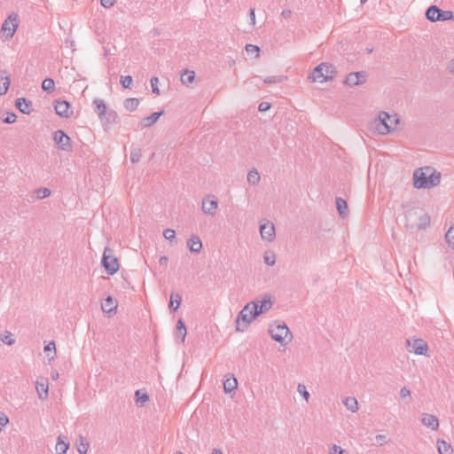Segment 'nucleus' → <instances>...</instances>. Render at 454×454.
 Listing matches in <instances>:
<instances>
[{
	"label": "nucleus",
	"instance_id": "f257e3e1",
	"mask_svg": "<svg viewBox=\"0 0 454 454\" xmlns=\"http://www.w3.org/2000/svg\"><path fill=\"white\" fill-rule=\"evenodd\" d=\"M430 224V217L419 207H411L404 213V226L411 231L426 229Z\"/></svg>",
	"mask_w": 454,
	"mask_h": 454
},
{
	"label": "nucleus",
	"instance_id": "f03ea898",
	"mask_svg": "<svg viewBox=\"0 0 454 454\" xmlns=\"http://www.w3.org/2000/svg\"><path fill=\"white\" fill-rule=\"evenodd\" d=\"M399 123L396 114H389L387 112H380L378 117L373 121V128L379 134L385 135L395 129Z\"/></svg>",
	"mask_w": 454,
	"mask_h": 454
},
{
	"label": "nucleus",
	"instance_id": "7ed1b4c3",
	"mask_svg": "<svg viewBox=\"0 0 454 454\" xmlns=\"http://www.w3.org/2000/svg\"><path fill=\"white\" fill-rule=\"evenodd\" d=\"M336 73L335 67L327 63H321L316 67L310 74L313 82H326L332 80Z\"/></svg>",
	"mask_w": 454,
	"mask_h": 454
},
{
	"label": "nucleus",
	"instance_id": "20e7f679",
	"mask_svg": "<svg viewBox=\"0 0 454 454\" xmlns=\"http://www.w3.org/2000/svg\"><path fill=\"white\" fill-rule=\"evenodd\" d=\"M252 301L248 302L239 311L236 318V330L244 331V329L254 320L257 316H254V309Z\"/></svg>",
	"mask_w": 454,
	"mask_h": 454
},
{
	"label": "nucleus",
	"instance_id": "39448f33",
	"mask_svg": "<svg viewBox=\"0 0 454 454\" xmlns=\"http://www.w3.org/2000/svg\"><path fill=\"white\" fill-rule=\"evenodd\" d=\"M101 263L109 275H114L119 270V261L114 255L113 250L106 247L103 253Z\"/></svg>",
	"mask_w": 454,
	"mask_h": 454
},
{
	"label": "nucleus",
	"instance_id": "423d86ee",
	"mask_svg": "<svg viewBox=\"0 0 454 454\" xmlns=\"http://www.w3.org/2000/svg\"><path fill=\"white\" fill-rule=\"evenodd\" d=\"M269 333L275 341L282 343L290 333V331L287 325L283 323L276 325H270L269 328Z\"/></svg>",
	"mask_w": 454,
	"mask_h": 454
},
{
	"label": "nucleus",
	"instance_id": "0eeeda50",
	"mask_svg": "<svg viewBox=\"0 0 454 454\" xmlns=\"http://www.w3.org/2000/svg\"><path fill=\"white\" fill-rule=\"evenodd\" d=\"M53 140L60 150L72 151L70 137L62 129H58L53 133Z\"/></svg>",
	"mask_w": 454,
	"mask_h": 454
},
{
	"label": "nucleus",
	"instance_id": "6e6552de",
	"mask_svg": "<svg viewBox=\"0 0 454 454\" xmlns=\"http://www.w3.org/2000/svg\"><path fill=\"white\" fill-rule=\"evenodd\" d=\"M254 316H259L262 313L267 312L272 307V301L269 294H265L263 299L257 301H252Z\"/></svg>",
	"mask_w": 454,
	"mask_h": 454
},
{
	"label": "nucleus",
	"instance_id": "1a4fd4ad",
	"mask_svg": "<svg viewBox=\"0 0 454 454\" xmlns=\"http://www.w3.org/2000/svg\"><path fill=\"white\" fill-rule=\"evenodd\" d=\"M218 207V201L214 195H207L202 200L201 209L204 214L214 216Z\"/></svg>",
	"mask_w": 454,
	"mask_h": 454
},
{
	"label": "nucleus",
	"instance_id": "9d476101",
	"mask_svg": "<svg viewBox=\"0 0 454 454\" xmlns=\"http://www.w3.org/2000/svg\"><path fill=\"white\" fill-rule=\"evenodd\" d=\"M407 345L411 347V352H414L416 355H426L428 347L425 340L422 339H415L412 343L410 340H407Z\"/></svg>",
	"mask_w": 454,
	"mask_h": 454
},
{
	"label": "nucleus",
	"instance_id": "9b49d317",
	"mask_svg": "<svg viewBox=\"0 0 454 454\" xmlns=\"http://www.w3.org/2000/svg\"><path fill=\"white\" fill-rule=\"evenodd\" d=\"M99 120L103 123L104 129H106L109 126L119 122V116L114 109H109Z\"/></svg>",
	"mask_w": 454,
	"mask_h": 454
},
{
	"label": "nucleus",
	"instance_id": "f8f14e48",
	"mask_svg": "<svg viewBox=\"0 0 454 454\" xmlns=\"http://www.w3.org/2000/svg\"><path fill=\"white\" fill-rule=\"evenodd\" d=\"M427 173L422 168L416 169L413 174L414 186L418 189L427 188Z\"/></svg>",
	"mask_w": 454,
	"mask_h": 454
},
{
	"label": "nucleus",
	"instance_id": "ddd939ff",
	"mask_svg": "<svg viewBox=\"0 0 454 454\" xmlns=\"http://www.w3.org/2000/svg\"><path fill=\"white\" fill-rule=\"evenodd\" d=\"M260 233L262 239L271 241L275 237V227L273 223H264L260 226Z\"/></svg>",
	"mask_w": 454,
	"mask_h": 454
},
{
	"label": "nucleus",
	"instance_id": "4468645a",
	"mask_svg": "<svg viewBox=\"0 0 454 454\" xmlns=\"http://www.w3.org/2000/svg\"><path fill=\"white\" fill-rule=\"evenodd\" d=\"M163 114L164 111L161 110L160 112L153 113L150 116L143 118L139 122L140 128L144 129L152 127Z\"/></svg>",
	"mask_w": 454,
	"mask_h": 454
},
{
	"label": "nucleus",
	"instance_id": "2eb2a0df",
	"mask_svg": "<svg viewBox=\"0 0 454 454\" xmlns=\"http://www.w3.org/2000/svg\"><path fill=\"white\" fill-rule=\"evenodd\" d=\"M15 106L24 114H30L33 111L32 102L25 98H17Z\"/></svg>",
	"mask_w": 454,
	"mask_h": 454
},
{
	"label": "nucleus",
	"instance_id": "dca6fc26",
	"mask_svg": "<svg viewBox=\"0 0 454 454\" xmlns=\"http://www.w3.org/2000/svg\"><path fill=\"white\" fill-rule=\"evenodd\" d=\"M55 112L58 115L61 117L67 118L69 116V108L70 105L66 100H56L55 101Z\"/></svg>",
	"mask_w": 454,
	"mask_h": 454
},
{
	"label": "nucleus",
	"instance_id": "f3484780",
	"mask_svg": "<svg viewBox=\"0 0 454 454\" xmlns=\"http://www.w3.org/2000/svg\"><path fill=\"white\" fill-rule=\"evenodd\" d=\"M426 170L427 172H430L427 175V188L438 185L441 182V173L430 168H427Z\"/></svg>",
	"mask_w": 454,
	"mask_h": 454
},
{
	"label": "nucleus",
	"instance_id": "a211bd4d",
	"mask_svg": "<svg viewBox=\"0 0 454 454\" xmlns=\"http://www.w3.org/2000/svg\"><path fill=\"white\" fill-rule=\"evenodd\" d=\"M421 423L427 427L431 428L432 430H436L439 427L438 419L434 415L423 413Z\"/></svg>",
	"mask_w": 454,
	"mask_h": 454
},
{
	"label": "nucleus",
	"instance_id": "6ab92c4d",
	"mask_svg": "<svg viewBox=\"0 0 454 454\" xmlns=\"http://www.w3.org/2000/svg\"><path fill=\"white\" fill-rule=\"evenodd\" d=\"M1 73L4 75L0 76V96H4L10 88L11 78L6 70H2Z\"/></svg>",
	"mask_w": 454,
	"mask_h": 454
},
{
	"label": "nucleus",
	"instance_id": "aec40b11",
	"mask_svg": "<svg viewBox=\"0 0 454 454\" xmlns=\"http://www.w3.org/2000/svg\"><path fill=\"white\" fill-rule=\"evenodd\" d=\"M35 388L41 400H45L48 397L49 388L47 379H43L41 381H36Z\"/></svg>",
	"mask_w": 454,
	"mask_h": 454
},
{
	"label": "nucleus",
	"instance_id": "412c9836",
	"mask_svg": "<svg viewBox=\"0 0 454 454\" xmlns=\"http://www.w3.org/2000/svg\"><path fill=\"white\" fill-rule=\"evenodd\" d=\"M187 246L189 250L192 253H200L202 249V242L200 239L196 235H192L187 240Z\"/></svg>",
	"mask_w": 454,
	"mask_h": 454
},
{
	"label": "nucleus",
	"instance_id": "4be33fe9",
	"mask_svg": "<svg viewBox=\"0 0 454 454\" xmlns=\"http://www.w3.org/2000/svg\"><path fill=\"white\" fill-rule=\"evenodd\" d=\"M92 105L94 106V112L98 114L99 119L109 110L105 101L101 98H95Z\"/></svg>",
	"mask_w": 454,
	"mask_h": 454
},
{
	"label": "nucleus",
	"instance_id": "5701e85b",
	"mask_svg": "<svg viewBox=\"0 0 454 454\" xmlns=\"http://www.w3.org/2000/svg\"><path fill=\"white\" fill-rule=\"evenodd\" d=\"M69 449V442L67 441L66 437L59 436L58 441L55 446V450L57 454H66L67 450Z\"/></svg>",
	"mask_w": 454,
	"mask_h": 454
},
{
	"label": "nucleus",
	"instance_id": "b1692460",
	"mask_svg": "<svg viewBox=\"0 0 454 454\" xmlns=\"http://www.w3.org/2000/svg\"><path fill=\"white\" fill-rule=\"evenodd\" d=\"M116 308L117 304L111 296L106 297L101 304V309L105 313H111L115 310Z\"/></svg>",
	"mask_w": 454,
	"mask_h": 454
},
{
	"label": "nucleus",
	"instance_id": "393cba45",
	"mask_svg": "<svg viewBox=\"0 0 454 454\" xmlns=\"http://www.w3.org/2000/svg\"><path fill=\"white\" fill-rule=\"evenodd\" d=\"M238 387V381L234 376L227 378L223 381V389L225 393H231Z\"/></svg>",
	"mask_w": 454,
	"mask_h": 454
},
{
	"label": "nucleus",
	"instance_id": "a878e982",
	"mask_svg": "<svg viewBox=\"0 0 454 454\" xmlns=\"http://www.w3.org/2000/svg\"><path fill=\"white\" fill-rule=\"evenodd\" d=\"M182 301V297L179 294H172L168 307L171 310L176 311Z\"/></svg>",
	"mask_w": 454,
	"mask_h": 454
},
{
	"label": "nucleus",
	"instance_id": "bb28decb",
	"mask_svg": "<svg viewBox=\"0 0 454 454\" xmlns=\"http://www.w3.org/2000/svg\"><path fill=\"white\" fill-rule=\"evenodd\" d=\"M437 447L439 454H452L453 450L450 444L443 440H439L437 442Z\"/></svg>",
	"mask_w": 454,
	"mask_h": 454
},
{
	"label": "nucleus",
	"instance_id": "cd10ccee",
	"mask_svg": "<svg viewBox=\"0 0 454 454\" xmlns=\"http://www.w3.org/2000/svg\"><path fill=\"white\" fill-rule=\"evenodd\" d=\"M454 19V13L451 11H443L439 8V12L436 16V21H446Z\"/></svg>",
	"mask_w": 454,
	"mask_h": 454
},
{
	"label": "nucleus",
	"instance_id": "c85d7f7f",
	"mask_svg": "<svg viewBox=\"0 0 454 454\" xmlns=\"http://www.w3.org/2000/svg\"><path fill=\"white\" fill-rule=\"evenodd\" d=\"M343 403L346 408L352 412L356 411L358 409V403L355 397L348 396Z\"/></svg>",
	"mask_w": 454,
	"mask_h": 454
},
{
	"label": "nucleus",
	"instance_id": "c756f323",
	"mask_svg": "<svg viewBox=\"0 0 454 454\" xmlns=\"http://www.w3.org/2000/svg\"><path fill=\"white\" fill-rule=\"evenodd\" d=\"M139 105V101L136 98H129L125 99L124 107L127 111L133 112L135 111Z\"/></svg>",
	"mask_w": 454,
	"mask_h": 454
},
{
	"label": "nucleus",
	"instance_id": "7c9ffc66",
	"mask_svg": "<svg viewBox=\"0 0 454 454\" xmlns=\"http://www.w3.org/2000/svg\"><path fill=\"white\" fill-rule=\"evenodd\" d=\"M439 12V7L436 5H431L427 8L426 12V17L428 20L432 22H436V16Z\"/></svg>",
	"mask_w": 454,
	"mask_h": 454
},
{
	"label": "nucleus",
	"instance_id": "2f4dec72",
	"mask_svg": "<svg viewBox=\"0 0 454 454\" xmlns=\"http://www.w3.org/2000/svg\"><path fill=\"white\" fill-rule=\"evenodd\" d=\"M195 73L193 71L185 70L181 75L183 84L189 85L194 81Z\"/></svg>",
	"mask_w": 454,
	"mask_h": 454
},
{
	"label": "nucleus",
	"instance_id": "473e14b6",
	"mask_svg": "<svg viewBox=\"0 0 454 454\" xmlns=\"http://www.w3.org/2000/svg\"><path fill=\"white\" fill-rule=\"evenodd\" d=\"M260 175L258 171L254 168L249 170L247 174V182L251 184L252 185H255L260 182Z\"/></svg>",
	"mask_w": 454,
	"mask_h": 454
},
{
	"label": "nucleus",
	"instance_id": "72a5a7b5",
	"mask_svg": "<svg viewBox=\"0 0 454 454\" xmlns=\"http://www.w3.org/2000/svg\"><path fill=\"white\" fill-rule=\"evenodd\" d=\"M336 207L339 212V214L342 216L346 215V211L348 209V204L345 200L342 198H337L336 199Z\"/></svg>",
	"mask_w": 454,
	"mask_h": 454
},
{
	"label": "nucleus",
	"instance_id": "f704fd0d",
	"mask_svg": "<svg viewBox=\"0 0 454 454\" xmlns=\"http://www.w3.org/2000/svg\"><path fill=\"white\" fill-rule=\"evenodd\" d=\"M18 24L12 23V27L9 26V23L7 20H5L2 26V30L6 33V35L8 37H12L16 29H17Z\"/></svg>",
	"mask_w": 454,
	"mask_h": 454
},
{
	"label": "nucleus",
	"instance_id": "c9c22d12",
	"mask_svg": "<svg viewBox=\"0 0 454 454\" xmlns=\"http://www.w3.org/2000/svg\"><path fill=\"white\" fill-rule=\"evenodd\" d=\"M344 83L349 87L357 86L358 85L357 73L355 72V73L348 74L344 80Z\"/></svg>",
	"mask_w": 454,
	"mask_h": 454
},
{
	"label": "nucleus",
	"instance_id": "e433bc0d",
	"mask_svg": "<svg viewBox=\"0 0 454 454\" xmlns=\"http://www.w3.org/2000/svg\"><path fill=\"white\" fill-rule=\"evenodd\" d=\"M47 356H50L51 359H53L56 355V348L54 341H51L48 343L43 348Z\"/></svg>",
	"mask_w": 454,
	"mask_h": 454
},
{
	"label": "nucleus",
	"instance_id": "4c0bfd02",
	"mask_svg": "<svg viewBox=\"0 0 454 454\" xmlns=\"http://www.w3.org/2000/svg\"><path fill=\"white\" fill-rule=\"evenodd\" d=\"M55 82L51 78H45L42 82V88L47 92H51L54 90Z\"/></svg>",
	"mask_w": 454,
	"mask_h": 454
},
{
	"label": "nucleus",
	"instance_id": "58836bf2",
	"mask_svg": "<svg viewBox=\"0 0 454 454\" xmlns=\"http://www.w3.org/2000/svg\"><path fill=\"white\" fill-rule=\"evenodd\" d=\"M264 262L269 266H273L276 262V255L272 252H266L263 255Z\"/></svg>",
	"mask_w": 454,
	"mask_h": 454
},
{
	"label": "nucleus",
	"instance_id": "ea45409f",
	"mask_svg": "<svg viewBox=\"0 0 454 454\" xmlns=\"http://www.w3.org/2000/svg\"><path fill=\"white\" fill-rule=\"evenodd\" d=\"M135 395L137 403H144L149 400V395L146 393H142L141 390H137Z\"/></svg>",
	"mask_w": 454,
	"mask_h": 454
},
{
	"label": "nucleus",
	"instance_id": "a19ab883",
	"mask_svg": "<svg viewBox=\"0 0 454 454\" xmlns=\"http://www.w3.org/2000/svg\"><path fill=\"white\" fill-rule=\"evenodd\" d=\"M445 239L450 246L454 247V227H450L445 234Z\"/></svg>",
	"mask_w": 454,
	"mask_h": 454
},
{
	"label": "nucleus",
	"instance_id": "79ce46f5",
	"mask_svg": "<svg viewBox=\"0 0 454 454\" xmlns=\"http://www.w3.org/2000/svg\"><path fill=\"white\" fill-rule=\"evenodd\" d=\"M297 391L307 402L309 401L310 395L304 385L299 384L297 387Z\"/></svg>",
	"mask_w": 454,
	"mask_h": 454
},
{
	"label": "nucleus",
	"instance_id": "37998d69",
	"mask_svg": "<svg viewBox=\"0 0 454 454\" xmlns=\"http://www.w3.org/2000/svg\"><path fill=\"white\" fill-rule=\"evenodd\" d=\"M164 238L168 241H174L176 239V231L172 229H166L163 231Z\"/></svg>",
	"mask_w": 454,
	"mask_h": 454
},
{
	"label": "nucleus",
	"instance_id": "c03bdc74",
	"mask_svg": "<svg viewBox=\"0 0 454 454\" xmlns=\"http://www.w3.org/2000/svg\"><path fill=\"white\" fill-rule=\"evenodd\" d=\"M132 81H133V79L130 75L121 76V86L125 89L130 88V85L132 84Z\"/></svg>",
	"mask_w": 454,
	"mask_h": 454
},
{
	"label": "nucleus",
	"instance_id": "a18cd8bd",
	"mask_svg": "<svg viewBox=\"0 0 454 454\" xmlns=\"http://www.w3.org/2000/svg\"><path fill=\"white\" fill-rule=\"evenodd\" d=\"M141 151L140 149H134L130 153V160L133 163H137L140 160L141 158Z\"/></svg>",
	"mask_w": 454,
	"mask_h": 454
},
{
	"label": "nucleus",
	"instance_id": "49530a36",
	"mask_svg": "<svg viewBox=\"0 0 454 454\" xmlns=\"http://www.w3.org/2000/svg\"><path fill=\"white\" fill-rule=\"evenodd\" d=\"M150 82H151L152 91L156 95H160V90L158 87V84H159L158 77H155V76L152 77L150 80Z\"/></svg>",
	"mask_w": 454,
	"mask_h": 454
},
{
	"label": "nucleus",
	"instance_id": "de8ad7c7",
	"mask_svg": "<svg viewBox=\"0 0 454 454\" xmlns=\"http://www.w3.org/2000/svg\"><path fill=\"white\" fill-rule=\"evenodd\" d=\"M51 190L48 188H41L36 191V196L38 199H44L51 195Z\"/></svg>",
	"mask_w": 454,
	"mask_h": 454
},
{
	"label": "nucleus",
	"instance_id": "09e8293b",
	"mask_svg": "<svg viewBox=\"0 0 454 454\" xmlns=\"http://www.w3.org/2000/svg\"><path fill=\"white\" fill-rule=\"evenodd\" d=\"M283 76H268L264 79V83L266 84H272V83H278L283 81Z\"/></svg>",
	"mask_w": 454,
	"mask_h": 454
},
{
	"label": "nucleus",
	"instance_id": "8fccbe9b",
	"mask_svg": "<svg viewBox=\"0 0 454 454\" xmlns=\"http://www.w3.org/2000/svg\"><path fill=\"white\" fill-rule=\"evenodd\" d=\"M88 450H89V443L88 442H84L82 441V438H81V442L77 446V451L80 454H86L88 452Z\"/></svg>",
	"mask_w": 454,
	"mask_h": 454
},
{
	"label": "nucleus",
	"instance_id": "3c124183",
	"mask_svg": "<svg viewBox=\"0 0 454 454\" xmlns=\"http://www.w3.org/2000/svg\"><path fill=\"white\" fill-rule=\"evenodd\" d=\"M329 454H345V450L340 446L333 444L329 448Z\"/></svg>",
	"mask_w": 454,
	"mask_h": 454
},
{
	"label": "nucleus",
	"instance_id": "603ef678",
	"mask_svg": "<svg viewBox=\"0 0 454 454\" xmlns=\"http://www.w3.org/2000/svg\"><path fill=\"white\" fill-rule=\"evenodd\" d=\"M0 339H1V340H2L4 344L9 345V346H11V345L14 344V342H15V340H14V338L12 337V333H7L6 335H4V336H2Z\"/></svg>",
	"mask_w": 454,
	"mask_h": 454
},
{
	"label": "nucleus",
	"instance_id": "864d4df0",
	"mask_svg": "<svg viewBox=\"0 0 454 454\" xmlns=\"http://www.w3.org/2000/svg\"><path fill=\"white\" fill-rule=\"evenodd\" d=\"M246 51L248 54H254L255 53L256 56L259 55L260 48L257 45L254 44H247L246 45Z\"/></svg>",
	"mask_w": 454,
	"mask_h": 454
},
{
	"label": "nucleus",
	"instance_id": "5fc2aeb1",
	"mask_svg": "<svg viewBox=\"0 0 454 454\" xmlns=\"http://www.w3.org/2000/svg\"><path fill=\"white\" fill-rule=\"evenodd\" d=\"M17 116L14 113H8L7 116L4 118L3 121L7 124H12L16 121Z\"/></svg>",
	"mask_w": 454,
	"mask_h": 454
},
{
	"label": "nucleus",
	"instance_id": "6e6d98bb",
	"mask_svg": "<svg viewBox=\"0 0 454 454\" xmlns=\"http://www.w3.org/2000/svg\"><path fill=\"white\" fill-rule=\"evenodd\" d=\"M357 73L358 85L364 84L366 82L367 74L364 71H359Z\"/></svg>",
	"mask_w": 454,
	"mask_h": 454
},
{
	"label": "nucleus",
	"instance_id": "4d7b16f0",
	"mask_svg": "<svg viewBox=\"0 0 454 454\" xmlns=\"http://www.w3.org/2000/svg\"><path fill=\"white\" fill-rule=\"evenodd\" d=\"M187 334L186 329L176 330V339L180 338L181 342H184Z\"/></svg>",
	"mask_w": 454,
	"mask_h": 454
},
{
	"label": "nucleus",
	"instance_id": "13d9d810",
	"mask_svg": "<svg viewBox=\"0 0 454 454\" xmlns=\"http://www.w3.org/2000/svg\"><path fill=\"white\" fill-rule=\"evenodd\" d=\"M9 423V419L4 413L0 414V430H2Z\"/></svg>",
	"mask_w": 454,
	"mask_h": 454
},
{
	"label": "nucleus",
	"instance_id": "bf43d9fd",
	"mask_svg": "<svg viewBox=\"0 0 454 454\" xmlns=\"http://www.w3.org/2000/svg\"><path fill=\"white\" fill-rule=\"evenodd\" d=\"M115 0H100V4L104 8L109 9L114 6Z\"/></svg>",
	"mask_w": 454,
	"mask_h": 454
},
{
	"label": "nucleus",
	"instance_id": "052dcab7",
	"mask_svg": "<svg viewBox=\"0 0 454 454\" xmlns=\"http://www.w3.org/2000/svg\"><path fill=\"white\" fill-rule=\"evenodd\" d=\"M411 395V391L406 387H403L400 390V396L404 399L406 397H409Z\"/></svg>",
	"mask_w": 454,
	"mask_h": 454
},
{
	"label": "nucleus",
	"instance_id": "680f3d73",
	"mask_svg": "<svg viewBox=\"0 0 454 454\" xmlns=\"http://www.w3.org/2000/svg\"><path fill=\"white\" fill-rule=\"evenodd\" d=\"M270 108V104L268 102H262L259 104L258 110L260 112H265Z\"/></svg>",
	"mask_w": 454,
	"mask_h": 454
},
{
	"label": "nucleus",
	"instance_id": "e2e57ef3",
	"mask_svg": "<svg viewBox=\"0 0 454 454\" xmlns=\"http://www.w3.org/2000/svg\"><path fill=\"white\" fill-rule=\"evenodd\" d=\"M376 442L380 444V445H383L384 443L387 442L386 441V436L383 435V434H377L376 437Z\"/></svg>",
	"mask_w": 454,
	"mask_h": 454
},
{
	"label": "nucleus",
	"instance_id": "0e129e2a",
	"mask_svg": "<svg viewBox=\"0 0 454 454\" xmlns=\"http://www.w3.org/2000/svg\"><path fill=\"white\" fill-rule=\"evenodd\" d=\"M249 17H250L251 23L253 25H254L255 24V12H254V8H251L249 10Z\"/></svg>",
	"mask_w": 454,
	"mask_h": 454
},
{
	"label": "nucleus",
	"instance_id": "69168bd1",
	"mask_svg": "<svg viewBox=\"0 0 454 454\" xmlns=\"http://www.w3.org/2000/svg\"><path fill=\"white\" fill-rule=\"evenodd\" d=\"M168 262V258L167 256H165V255L160 256V259H159V263L161 266H167Z\"/></svg>",
	"mask_w": 454,
	"mask_h": 454
},
{
	"label": "nucleus",
	"instance_id": "338daca9",
	"mask_svg": "<svg viewBox=\"0 0 454 454\" xmlns=\"http://www.w3.org/2000/svg\"><path fill=\"white\" fill-rule=\"evenodd\" d=\"M181 329H186L185 327V324L184 322L183 321V319H178L177 323H176V330H181Z\"/></svg>",
	"mask_w": 454,
	"mask_h": 454
},
{
	"label": "nucleus",
	"instance_id": "774afa93",
	"mask_svg": "<svg viewBox=\"0 0 454 454\" xmlns=\"http://www.w3.org/2000/svg\"><path fill=\"white\" fill-rule=\"evenodd\" d=\"M292 15V11L291 10H284L282 11L281 12V16L284 18V19H288L290 18Z\"/></svg>",
	"mask_w": 454,
	"mask_h": 454
}]
</instances>
